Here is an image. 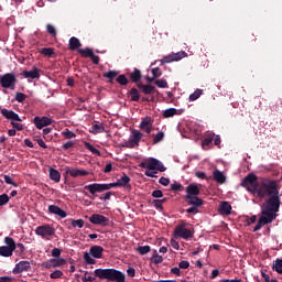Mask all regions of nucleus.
I'll list each match as a JSON object with an SVG mask.
<instances>
[{
  "label": "nucleus",
  "mask_w": 282,
  "mask_h": 282,
  "mask_svg": "<svg viewBox=\"0 0 282 282\" xmlns=\"http://www.w3.org/2000/svg\"><path fill=\"white\" fill-rule=\"evenodd\" d=\"M143 135L144 134H142V132L133 129L131 131L129 141H127L123 147H126L127 149H135V147L140 144V140H142Z\"/></svg>",
  "instance_id": "9"
},
{
  "label": "nucleus",
  "mask_w": 282,
  "mask_h": 282,
  "mask_svg": "<svg viewBox=\"0 0 282 282\" xmlns=\"http://www.w3.org/2000/svg\"><path fill=\"white\" fill-rule=\"evenodd\" d=\"M185 193H186L185 197H198L200 193L199 186H197V184H189L185 188Z\"/></svg>",
  "instance_id": "20"
},
{
  "label": "nucleus",
  "mask_w": 282,
  "mask_h": 282,
  "mask_svg": "<svg viewBox=\"0 0 282 282\" xmlns=\"http://www.w3.org/2000/svg\"><path fill=\"white\" fill-rule=\"evenodd\" d=\"M171 191L182 192L184 191V185H182L181 183H174L171 185Z\"/></svg>",
  "instance_id": "57"
},
{
  "label": "nucleus",
  "mask_w": 282,
  "mask_h": 282,
  "mask_svg": "<svg viewBox=\"0 0 282 282\" xmlns=\"http://www.w3.org/2000/svg\"><path fill=\"white\" fill-rule=\"evenodd\" d=\"M82 45L83 44L80 43V40H78V37L76 36H72L68 41V46L72 52H75V50H79Z\"/></svg>",
  "instance_id": "27"
},
{
  "label": "nucleus",
  "mask_w": 282,
  "mask_h": 282,
  "mask_svg": "<svg viewBox=\"0 0 282 282\" xmlns=\"http://www.w3.org/2000/svg\"><path fill=\"white\" fill-rule=\"evenodd\" d=\"M94 274L100 281L126 282V275L122 271L116 269H96Z\"/></svg>",
  "instance_id": "2"
},
{
  "label": "nucleus",
  "mask_w": 282,
  "mask_h": 282,
  "mask_svg": "<svg viewBox=\"0 0 282 282\" xmlns=\"http://www.w3.org/2000/svg\"><path fill=\"white\" fill-rule=\"evenodd\" d=\"M84 147H85V149L90 151V153H93L94 155H100V150L96 149L94 145H91V143L86 141L84 143Z\"/></svg>",
  "instance_id": "36"
},
{
  "label": "nucleus",
  "mask_w": 282,
  "mask_h": 282,
  "mask_svg": "<svg viewBox=\"0 0 282 282\" xmlns=\"http://www.w3.org/2000/svg\"><path fill=\"white\" fill-rule=\"evenodd\" d=\"M276 186V181L269 178H261L258 182L254 195L260 199H263L267 195L269 198L261 205L259 220L253 228V232L259 231L262 226H268V224H272L273 219H276V214L281 208V197H279V188Z\"/></svg>",
  "instance_id": "1"
},
{
  "label": "nucleus",
  "mask_w": 282,
  "mask_h": 282,
  "mask_svg": "<svg viewBox=\"0 0 282 282\" xmlns=\"http://www.w3.org/2000/svg\"><path fill=\"white\" fill-rule=\"evenodd\" d=\"M164 140V132L160 131L156 135H154L153 144H158Z\"/></svg>",
  "instance_id": "47"
},
{
  "label": "nucleus",
  "mask_w": 282,
  "mask_h": 282,
  "mask_svg": "<svg viewBox=\"0 0 282 282\" xmlns=\"http://www.w3.org/2000/svg\"><path fill=\"white\" fill-rule=\"evenodd\" d=\"M137 252L141 256L149 254L151 252V246H140L137 248Z\"/></svg>",
  "instance_id": "39"
},
{
  "label": "nucleus",
  "mask_w": 282,
  "mask_h": 282,
  "mask_svg": "<svg viewBox=\"0 0 282 282\" xmlns=\"http://www.w3.org/2000/svg\"><path fill=\"white\" fill-rule=\"evenodd\" d=\"M51 279H62L63 278V271L55 270L50 274Z\"/></svg>",
  "instance_id": "50"
},
{
  "label": "nucleus",
  "mask_w": 282,
  "mask_h": 282,
  "mask_svg": "<svg viewBox=\"0 0 282 282\" xmlns=\"http://www.w3.org/2000/svg\"><path fill=\"white\" fill-rule=\"evenodd\" d=\"M137 87L142 94H144V96H153V94H158V89H155V86L152 85H144L139 83Z\"/></svg>",
  "instance_id": "18"
},
{
  "label": "nucleus",
  "mask_w": 282,
  "mask_h": 282,
  "mask_svg": "<svg viewBox=\"0 0 282 282\" xmlns=\"http://www.w3.org/2000/svg\"><path fill=\"white\" fill-rule=\"evenodd\" d=\"M10 202V196L8 194L0 195V206H6Z\"/></svg>",
  "instance_id": "49"
},
{
  "label": "nucleus",
  "mask_w": 282,
  "mask_h": 282,
  "mask_svg": "<svg viewBox=\"0 0 282 282\" xmlns=\"http://www.w3.org/2000/svg\"><path fill=\"white\" fill-rule=\"evenodd\" d=\"M214 175V180L215 182H217L218 184H224L226 183V176L224 175V173L219 170H215L213 172Z\"/></svg>",
  "instance_id": "29"
},
{
  "label": "nucleus",
  "mask_w": 282,
  "mask_h": 282,
  "mask_svg": "<svg viewBox=\"0 0 282 282\" xmlns=\"http://www.w3.org/2000/svg\"><path fill=\"white\" fill-rule=\"evenodd\" d=\"M48 213H51V215H57V217H61V219H65V217H67V212L63 210L56 205H50Z\"/></svg>",
  "instance_id": "21"
},
{
  "label": "nucleus",
  "mask_w": 282,
  "mask_h": 282,
  "mask_svg": "<svg viewBox=\"0 0 282 282\" xmlns=\"http://www.w3.org/2000/svg\"><path fill=\"white\" fill-rule=\"evenodd\" d=\"M257 180H258L257 175L248 174L242 180L241 186H243V188H247L249 193H252V195H254V193L257 192V186H259V182Z\"/></svg>",
  "instance_id": "6"
},
{
  "label": "nucleus",
  "mask_w": 282,
  "mask_h": 282,
  "mask_svg": "<svg viewBox=\"0 0 282 282\" xmlns=\"http://www.w3.org/2000/svg\"><path fill=\"white\" fill-rule=\"evenodd\" d=\"M154 85H156V87H160L161 89H169V83L166 82V79H156L154 82Z\"/></svg>",
  "instance_id": "41"
},
{
  "label": "nucleus",
  "mask_w": 282,
  "mask_h": 282,
  "mask_svg": "<svg viewBox=\"0 0 282 282\" xmlns=\"http://www.w3.org/2000/svg\"><path fill=\"white\" fill-rule=\"evenodd\" d=\"M25 98H28V95H25L23 93H17L15 94L17 102H23V101H25Z\"/></svg>",
  "instance_id": "52"
},
{
  "label": "nucleus",
  "mask_w": 282,
  "mask_h": 282,
  "mask_svg": "<svg viewBox=\"0 0 282 282\" xmlns=\"http://www.w3.org/2000/svg\"><path fill=\"white\" fill-rule=\"evenodd\" d=\"M203 149H206V147H210V144H213V137H206L203 140Z\"/></svg>",
  "instance_id": "58"
},
{
  "label": "nucleus",
  "mask_w": 282,
  "mask_h": 282,
  "mask_svg": "<svg viewBox=\"0 0 282 282\" xmlns=\"http://www.w3.org/2000/svg\"><path fill=\"white\" fill-rule=\"evenodd\" d=\"M102 252H105V248L98 245H95L89 249V254L90 257H94V259H102Z\"/></svg>",
  "instance_id": "22"
},
{
  "label": "nucleus",
  "mask_w": 282,
  "mask_h": 282,
  "mask_svg": "<svg viewBox=\"0 0 282 282\" xmlns=\"http://www.w3.org/2000/svg\"><path fill=\"white\" fill-rule=\"evenodd\" d=\"M130 80L132 83H140V80H142V72H140L138 68H134V70L130 73Z\"/></svg>",
  "instance_id": "30"
},
{
  "label": "nucleus",
  "mask_w": 282,
  "mask_h": 282,
  "mask_svg": "<svg viewBox=\"0 0 282 282\" xmlns=\"http://www.w3.org/2000/svg\"><path fill=\"white\" fill-rule=\"evenodd\" d=\"M3 180H4L6 184L14 186V188L19 187V184L15 183L10 175H3Z\"/></svg>",
  "instance_id": "45"
},
{
  "label": "nucleus",
  "mask_w": 282,
  "mask_h": 282,
  "mask_svg": "<svg viewBox=\"0 0 282 282\" xmlns=\"http://www.w3.org/2000/svg\"><path fill=\"white\" fill-rule=\"evenodd\" d=\"M152 197L160 199V197H164V193L161 189H155L152 192Z\"/></svg>",
  "instance_id": "61"
},
{
  "label": "nucleus",
  "mask_w": 282,
  "mask_h": 282,
  "mask_svg": "<svg viewBox=\"0 0 282 282\" xmlns=\"http://www.w3.org/2000/svg\"><path fill=\"white\" fill-rule=\"evenodd\" d=\"M78 54H80V56L84 58H90V56L94 54V51L89 47L78 48Z\"/></svg>",
  "instance_id": "33"
},
{
  "label": "nucleus",
  "mask_w": 282,
  "mask_h": 282,
  "mask_svg": "<svg viewBox=\"0 0 282 282\" xmlns=\"http://www.w3.org/2000/svg\"><path fill=\"white\" fill-rule=\"evenodd\" d=\"M91 133H94V135L98 134V133H104L105 131V127L100 126V124H93L91 127Z\"/></svg>",
  "instance_id": "42"
},
{
  "label": "nucleus",
  "mask_w": 282,
  "mask_h": 282,
  "mask_svg": "<svg viewBox=\"0 0 282 282\" xmlns=\"http://www.w3.org/2000/svg\"><path fill=\"white\" fill-rule=\"evenodd\" d=\"M186 213H188L189 215H197V213H199V209L198 207L192 205V207L186 209Z\"/></svg>",
  "instance_id": "64"
},
{
  "label": "nucleus",
  "mask_w": 282,
  "mask_h": 282,
  "mask_svg": "<svg viewBox=\"0 0 282 282\" xmlns=\"http://www.w3.org/2000/svg\"><path fill=\"white\" fill-rule=\"evenodd\" d=\"M72 226L73 228H83V226H85V220L83 219L72 220Z\"/></svg>",
  "instance_id": "48"
},
{
  "label": "nucleus",
  "mask_w": 282,
  "mask_h": 282,
  "mask_svg": "<svg viewBox=\"0 0 282 282\" xmlns=\"http://www.w3.org/2000/svg\"><path fill=\"white\" fill-rule=\"evenodd\" d=\"M174 237H180L181 239H192L193 231H191V229H187L186 224L183 223L175 227Z\"/></svg>",
  "instance_id": "10"
},
{
  "label": "nucleus",
  "mask_w": 282,
  "mask_h": 282,
  "mask_svg": "<svg viewBox=\"0 0 282 282\" xmlns=\"http://www.w3.org/2000/svg\"><path fill=\"white\" fill-rule=\"evenodd\" d=\"M202 94H204L203 89H196L193 94L189 95V101L194 102V100H197Z\"/></svg>",
  "instance_id": "40"
},
{
  "label": "nucleus",
  "mask_w": 282,
  "mask_h": 282,
  "mask_svg": "<svg viewBox=\"0 0 282 282\" xmlns=\"http://www.w3.org/2000/svg\"><path fill=\"white\" fill-rule=\"evenodd\" d=\"M186 56H188V53H186L185 51H180L177 53H172L167 56H164L160 62L161 65H165V63L182 61V58H186Z\"/></svg>",
  "instance_id": "11"
},
{
  "label": "nucleus",
  "mask_w": 282,
  "mask_h": 282,
  "mask_svg": "<svg viewBox=\"0 0 282 282\" xmlns=\"http://www.w3.org/2000/svg\"><path fill=\"white\" fill-rule=\"evenodd\" d=\"M185 200L187 202L188 206H194L196 208L204 206V199L199 198L198 196H185Z\"/></svg>",
  "instance_id": "19"
},
{
  "label": "nucleus",
  "mask_w": 282,
  "mask_h": 282,
  "mask_svg": "<svg viewBox=\"0 0 282 282\" xmlns=\"http://www.w3.org/2000/svg\"><path fill=\"white\" fill-rule=\"evenodd\" d=\"M11 127L17 131H23V123H21V121H11Z\"/></svg>",
  "instance_id": "51"
},
{
  "label": "nucleus",
  "mask_w": 282,
  "mask_h": 282,
  "mask_svg": "<svg viewBox=\"0 0 282 282\" xmlns=\"http://www.w3.org/2000/svg\"><path fill=\"white\" fill-rule=\"evenodd\" d=\"M65 263H67V261L63 258H58V259L53 258L43 262L42 268H45L46 270H51V268H61L62 265H65Z\"/></svg>",
  "instance_id": "12"
},
{
  "label": "nucleus",
  "mask_w": 282,
  "mask_h": 282,
  "mask_svg": "<svg viewBox=\"0 0 282 282\" xmlns=\"http://www.w3.org/2000/svg\"><path fill=\"white\" fill-rule=\"evenodd\" d=\"M7 246L0 247V257H12V253L17 250V242L11 237L4 238Z\"/></svg>",
  "instance_id": "7"
},
{
  "label": "nucleus",
  "mask_w": 282,
  "mask_h": 282,
  "mask_svg": "<svg viewBox=\"0 0 282 282\" xmlns=\"http://www.w3.org/2000/svg\"><path fill=\"white\" fill-rule=\"evenodd\" d=\"M102 76H104V78L108 79V83H110V85H113V80L118 76V72L117 70H109L107 73H104Z\"/></svg>",
  "instance_id": "31"
},
{
  "label": "nucleus",
  "mask_w": 282,
  "mask_h": 282,
  "mask_svg": "<svg viewBox=\"0 0 282 282\" xmlns=\"http://www.w3.org/2000/svg\"><path fill=\"white\" fill-rule=\"evenodd\" d=\"M64 170L65 175H70V177H85L89 175L87 170L70 169L69 166H66Z\"/></svg>",
  "instance_id": "16"
},
{
  "label": "nucleus",
  "mask_w": 282,
  "mask_h": 282,
  "mask_svg": "<svg viewBox=\"0 0 282 282\" xmlns=\"http://www.w3.org/2000/svg\"><path fill=\"white\" fill-rule=\"evenodd\" d=\"M118 85H121V87H127L129 85V78H127V75L121 74L116 78Z\"/></svg>",
  "instance_id": "34"
},
{
  "label": "nucleus",
  "mask_w": 282,
  "mask_h": 282,
  "mask_svg": "<svg viewBox=\"0 0 282 282\" xmlns=\"http://www.w3.org/2000/svg\"><path fill=\"white\" fill-rule=\"evenodd\" d=\"M41 54H43V56H48L50 58H52V56H54V48L52 47H44V48H41L40 51Z\"/></svg>",
  "instance_id": "38"
},
{
  "label": "nucleus",
  "mask_w": 282,
  "mask_h": 282,
  "mask_svg": "<svg viewBox=\"0 0 282 282\" xmlns=\"http://www.w3.org/2000/svg\"><path fill=\"white\" fill-rule=\"evenodd\" d=\"M162 261H164L162 256L158 254V251L154 250V254L151 258V262L154 263L155 265H158V264L162 263Z\"/></svg>",
  "instance_id": "37"
},
{
  "label": "nucleus",
  "mask_w": 282,
  "mask_h": 282,
  "mask_svg": "<svg viewBox=\"0 0 282 282\" xmlns=\"http://www.w3.org/2000/svg\"><path fill=\"white\" fill-rule=\"evenodd\" d=\"M36 129H43L44 127H50L52 124V118L50 117H34L32 120Z\"/></svg>",
  "instance_id": "14"
},
{
  "label": "nucleus",
  "mask_w": 282,
  "mask_h": 282,
  "mask_svg": "<svg viewBox=\"0 0 282 282\" xmlns=\"http://www.w3.org/2000/svg\"><path fill=\"white\" fill-rule=\"evenodd\" d=\"M15 250L19 254H23L25 252V246L23 243L15 245Z\"/></svg>",
  "instance_id": "63"
},
{
  "label": "nucleus",
  "mask_w": 282,
  "mask_h": 282,
  "mask_svg": "<svg viewBox=\"0 0 282 282\" xmlns=\"http://www.w3.org/2000/svg\"><path fill=\"white\" fill-rule=\"evenodd\" d=\"M152 76L154 78H160V76H162V70L160 69V67L152 68Z\"/></svg>",
  "instance_id": "59"
},
{
  "label": "nucleus",
  "mask_w": 282,
  "mask_h": 282,
  "mask_svg": "<svg viewBox=\"0 0 282 282\" xmlns=\"http://www.w3.org/2000/svg\"><path fill=\"white\" fill-rule=\"evenodd\" d=\"M84 261L87 265H96V259L91 258V253H84Z\"/></svg>",
  "instance_id": "35"
},
{
  "label": "nucleus",
  "mask_w": 282,
  "mask_h": 282,
  "mask_svg": "<svg viewBox=\"0 0 282 282\" xmlns=\"http://www.w3.org/2000/svg\"><path fill=\"white\" fill-rule=\"evenodd\" d=\"M89 221L95 226H109V218L100 214H93Z\"/></svg>",
  "instance_id": "13"
},
{
  "label": "nucleus",
  "mask_w": 282,
  "mask_h": 282,
  "mask_svg": "<svg viewBox=\"0 0 282 282\" xmlns=\"http://www.w3.org/2000/svg\"><path fill=\"white\" fill-rule=\"evenodd\" d=\"M35 235H37V237H42V239H47V237H54V235H56V229H54L50 224H45L36 227Z\"/></svg>",
  "instance_id": "8"
},
{
  "label": "nucleus",
  "mask_w": 282,
  "mask_h": 282,
  "mask_svg": "<svg viewBox=\"0 0 282 282\" xmlns=\"http://www.w3.org/2000/svg\"><path fill=\"white\" fill-rule=\"evenodd\" d=\"M30 270H32L30 261H20L18 264H15L13 269V274H21V272H30Z\"/></svg>",
  "instance_id": "17"
},
{
  "label": "nucleus",
  "mask_w": 282,
  "mask_h": 282,
  "mask_svg": "<svg viewBox=\"0 0 282 282\" xmlns=\"http://www.w3.org/2000/svg\"><path fill=\"white\" fill-rule=\"evenodd\" d=\"M139 127L148 134L151 133V131H153V124H151V120H149V118L142 119Z\"/></svg>",
  "instance_id": "25"
},
{
  "label": "nucleus",
  "mask_w": 282,
  "mask_h": 282,
  "mask_svg": "<svg viewBox=\"0 0 282 282\" xmlns=\"http://www.w3.org/2000/svg\"><path fill=\"white\" fill-rule=\"evenodd\" d=\"M21 76L24 78H31L32 80L41 78V74L37 67H34L32 70H23Z\"/></svg>",
  "instance_id": "24"
},
{
  "label": "nucleus",
  "mask_w": 282,
  "mask_h": 282,
  "mask_svg": "<svg viewBox=\"0 0 282 282\" xmlns=\"http://www.w3.org/2000/svg\"><path fill=\"white\" fill-rule=\"evenodd\" d=\"M152 204H153L154 208H156V210H160V212L164 210V206L162 205L160 199H154L152 202Z\"/></svg>",
  "instance_id": "54"
},
{
  "label": "nucleus",
  "mask_w": 282,
  "mask_h": 282,
  "mask_svg": "<svg viewBox=\"0 0 282 282\" xmlns=\"http://www.w3.org/2000/svg\"><path fill=\"white\" fill-rule=\"evenodd\" d=\"M178 268L181 270H188V268H191V262L186 261V260H182L180 263H178Z\"/></svg>",
  "instance_id": "53"
},
{
  "label": "nucleus",
  "mask_w": 282,
  "mask_h": 282,
  "mask_svg": "<svg viewBox=\"0 0 282 282\" xmlns=\"http://www.w3.org/2000/svg\"><path fill=\"white\" fill-rule=\"evenodd\" d=\"M175 113H177V109H175V108H169L163 111V116L165 118H173V116H175Z\"/></svg>",
  "instance_id": "43"
},
{
  "label": "nucleus",
  "mask_w": 282,
  "mask_h": 282,
  "mask_svg": "<svg viewBox=\"0 0 282 282\" xmlns=\"http://www.w3.org/2000/svg\"><path fill=\"white\" fill-rule=\"evenodd\" d=\"M120 188H127L128 191H131V177L127 175L126 173L122 174L120 178L117 180Z\"/></svg>",
  "instance_id": "23"
},
{
  "label": "nucleus",
  "mask_w": 282,
  "mask_h": 282,
  "mask_svg": "<svg viewBox=\"0 0 282 282\" xmlns=\"http://www.w3.org/2000/svg\"><path fill=\"white\" fill-rule=\"evenodd\" d=\"M62 135H64V138H66V140H72V138H76V133L72 132L69 129H65L62 132Z\"/></svg>",
  "instance_id": "46"
},
{
  "label": "nucleus",
  "mask_w": 282,
  "mask_h": 282,
  "mask_svg": "<svg viewBox=\"0 0 282 282\" xmlns=\"http://www.w3.org/2000/svg\"><path fill=\"white\" fill-rule=\"evenodd\" d=\"M140 169H148V171L144 172V175L147 177H158V172L160 173H164V171H166V167L164 166V164H162V162H160V160L155 159V158H150L144 162H141L139 164Z\"/></svg>",
  "instance_id": "3"
},
{
  "label": "nucleus",
  "mask_w": 282,
  "mask_h": 282,
  "mask_svg": "<svg viewBox=\"0 0 282 282\" xmlns=\"http://www.w3.org/2000/svg\"><path fill=\"white\" fill-rule=\"evenodd\" d=\"M76 143L74 142V141H68V142H66V143H64L63 145H62V149L64 150V151H69V149H74V145H75Z\"/></svg>",
  "instance_id": "55"
},
{
  "label": "nucleus",
  "mask_w": 282,
  "mask_h": 282,
  "mask_svg": "<svg viewBox=\"0 0 282 282\" xmlns=\"http://www.w3.org/2000/svg\"><path fill=\"white\" fill-rule=\"evenodd\" d=\"M0 85L3 89H15L17 88V76L14 73H7L0 76Z\"/></svg>",
  "instance_id": "5"
},
{
  "label": "nucleus",
  "mask_w": 282,
  "mask_h": 282,
  "mask_svg": "<svg viewBox=\"0 0 282 282\" xmlns=\"http://www.w3.org/2000/svg\"><path fill=\"white\" fill-rule=\"evenodd\" d=\"M46 32L51 34V36H56V29L52 24L46 25Z\"/></svg>",
  "instance_id": "56"
},
{
  "label": "nucleus",
  "mask_w": 282,
  "mask_h": 282,
  "mask_svg": "<svg viewBox=\"0 0 282 282\" xmlns=\"http://www.w3.org/2000/svg\"><path fill=\"white\" fill-rule=\"evenodd\" d=\"M159 184H161L162 186H169L171 184V180L170 178H166L164 176H162L160 180H159Z\"/></svg>",
  "instance_id": "60"
},
{
  "label": "nucleus",
  "mask_w": 282,
  "mask_h": 282,
  "mask_svg": "<svg viewBox=\"0 0 282 282\" xmlns=\"http://www.w3.org/2000/svg\"><path fill=\"white\" fill-rule=\"evenodd\" d=\"M111 188H120V184L117 182L115 183H93L89 185H86L84 187L85 191H88L93 197H96L97 193H105V191H111Z\"/></svg>",
  "instance_id": "4"
},
{
  "label": "nucleus",
  "mask_w": 282,
  "mask_h": 282,
  "mask_svg": "<svg viewBox=\"0 0 282 282\" xmlns=\"http://www.w3.org/2000/svg\"><path fill=\"white\" fill-rule=\"evenodd\" d=\"M0 113L7 120H11V122H13V121L23 122V119H21V117H19V113L14 112L13 110H8L6 108H2L0 110Z\"/></svg>",
  "instance_id": "15"
},
{
  "label": "nucleus",
  "mask_w": 282,
  "mask_h": 282,
  "mask_svg": "<svg viewBox=\"0 0 282 282\" xmlns=\"http://www.w3.org/2000/svg\"><path fill=\"white\" fill-rule=\"evenodd\" d=\"M89 274V272H85V275H84V278H83V281L84 282H95L96 281V278H94V276H91V275H88Z\"/></svg>",
  "instance_id": "62"
},
{
  "label": "nucleus",
  "mask_w": 282,
  "mask_h": 282,
  "mask_svg": "<svg viewBox=\"0 0 282 282\" xmlns=\"http://www.w3.org/2000/svg\"><path fill=\"white\" fill-rule=\"evenodd\" d=\"M232 206L228 202H221L219 206L220 215H230Z\"/></svg>",
  "instance_id": "28"
},
{
  "label": "nucleus",
  "mask_w": 282,
  "mask_h": 282,
  "mask_svg": "<svg viewBox=\"0 0 282 282\" xmlns=\"http://www.w3.org/2000/svg\"><path fill=\"white\" fill-rule=\"evenodd\" d=\"M48 175H50V180H52V182H55L56 184H58V182H61V172H58V170H56L54 167H48Z\"/></svg>",
  "instance_id": "26"
},
{
  "label": "nucleus",
  "mask_w": 282,
  "mask_h": 282,
  "mask_svg": "<svg viewBox=\"0 0 282 282\" xmlns=\"http://www.w3.org/2000/svg\"><path fill=\"white\" fill-rule=\"evenodd\" d=\"M273 270H275V272H278V274H282V260L281 259L275 260V263L273 264Z\"/></svg>",
  "instance_id": "44"
},
{
  "label": "nucleus",
  "mask_w": 282,
  "mask_h": 282,
  "mask_svg": "<svg viewBox=\"0 0 282 282\" xmlns=\"http://www.w3.org/2000/svg\"><path fill=\"white\" fill-rule=\"evenodd\" d=\"M129 96L132 102H140V91L138 90V88H131L129 91Z\"/></svg>",
  "instance_id": "32"
}]
</instances>
